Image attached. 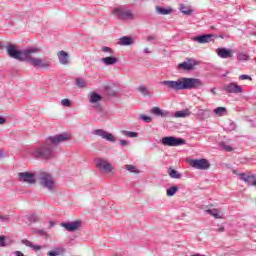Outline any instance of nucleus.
<instances>
[{"label": "nucleus", "mask_w": 256, "mask_h": 256, "mask_svg": "<svg viewBox=\"0 0 256 256\" xmlns=\"http://www.w3.org/2000/svg\"><path fill=\"white\" fill-rule=\"evenodd\" d=\"M140 119L144 121V123H151V121H153V118L143 114L140 115Z\"/></svg>", "instance_id": "obj_36"}, {"label": "nucleus", "mask_w": 256, "mask_h": 256, "mask_svg": "<svg viewBox=\"0 0 256 256\" xmlns=\"http://www.w3.org/2000/svg\"><path fill=\"white\" fill-rule=\"evenodd\" d=\"M11 217L9 215H1L0 214V221H2L3 223H7L8 221H10Z\"/></svg>", "instance_id": "obj_42"}, {"label": "nucleus", "mask_w": 256, "mask_h": 256, "mask_svg": "<svg viewBox=\"0 0 256 256\" xmlns=\"http://www.w3.org/2000/svg\"><path fill=\"white\" fill-rule=\"evenodd\" d=\"M22 243H23V245H26L27 247H33V243H31L27 239L22 240Z\"/></svg>", "instance_id": "obj_46"}, {"label": "nucleus", "mask_w": 256, "mask_h": 256, "mask_svg": "<svg viewBox=\"0 0 256 256\" xmlns=\"http://www.w3.org/2000/svg\"><path fill=\"white\" fill-rule=\"evenodd\" d=\"M69 139H71V135L68 133L50 136L44 141L42 145L34 150L33 156L37 159H55L57 157L55 147L61 143H65V141H69Z\"/></svg>", "instance_id": "obj_1"}, {"label": "nucleus", "mask_w": 256, "mask_h": 256, "mask_svg": "<svg viewBox=\"0 0 256 256\" xmlns=\"http://www.w3.org/2000/svg\"><path fill=\"white\" fill-rule=\"evenodd\" d=\"M239 178L244 181V183H247L248 185H252L256 187V177L255 175H247L245 173L238 174Z\"/></svg>", "instance_id": "obj_17"}, {"label": "nucleus", "mask_w": 256, "mask_h": 256, "mask_svg": "<svg viewBox=\"0 0 256 256\" xmlns=\"http://www.w3.org/2000/svg\"><path fill=\"white\" fill-rule=\"evenodd\" d=\"M220 147H222V149H224V151H228V152L233 151V148L225 143H221Z\"/></svg>", "instance_id": "obj_41"}, {"label": "nucleus", "mask_w": 256, "mask_h": 256, "mask_svg": "<svg viewBox=\"0 0 256 256\" xmlns=\"http://www.w3.org/2000/svg\"><path fill=\"white\" fill-rule=\"evenodd\" d=\"M5 157V154L3 153V150H0V159H3Z\"/></svg>", "instance_id": "obj_51"}, {"label": "nucleus", "mask_w": 256, "mask_h": 256, "mask_svg": "<svg viewBox=\"0 0 256 256\" xmlns=\"http://www.w3.org/2000/svg\"><path fill=\"white\" fill-rule=\"evenodd\" d=\"M168 175L171 177V179H181L182 177L181 173L173 168L168 169Z\"/></svg>", "instance_id": "obj_27"}, {"label": "nucleus", "mask_w": 256, "mask_h": 256, "mask_svg": "<svg viewBox=\"0 0 256 256\" xmlns=\"http://www.w3.org/2000/svg\"><path fill=\"white\" fill-rule=\"evenodd\" d=\"M88 101L93 105L97 113H103V107L99 104L100 101H103V96L99 95L97 92H90Z\"/></svg>", "instance_id": "obj_7"}, {"label": "nucleus", "mask_w": 256, "mask_h": 256, "mask_svg": "<svg viewBox=\"0 0 256 256\" xmlns=\"http://www.w3.org/2000/svg\"><path fill=\"white\" fill-rule=\"evenodd\" d=\"M213 39H215V35L213 34H205L194 37V41L200 44L211 43Z\"/></svg>", "instance_id": "obj_16"}, {"label": "nucleus", "mask_w": 256, "mask_h": 256, "mask_svg": "<svg viewBox=\"0 0 256 256\" xmlns=\"http://www.w3.org/2000/svg\"><path fill=\"white\" fill-rule=\"evenodd\" d=\"M223 90L226 93H234L235 95L243 93V87L239 86L235 82L224 85Z\"/></svg>", "instance_id": "obj_12"}, {"label": "nucleus", "mask_w": 256, "mask_h": 256, "mask_svg": "<svg viewBox=\"0 0 256 256\" xmlns=\"http://www.w3.org/2000/svg\"><path fill=\"white\" fill-rule=\"evenodd\" d=\"M34 233H37L41 237H47V232L45 230L36 229V230H34Z\"/></svg>", "instance_id": "obj_43"}, {"label": "nucleus", "mask_w": 256, "mask_h": 256, "mask_svg": "<svg viewBox=\"0 0 256 256\" xmlns=\"http://www.w3.org/2000/svg\"><path fill=\"white\" fill-rule=\"evenodd\" d=\"M174 117H176V119H185L186 117H191V111L189 109L177 111L175 112Z\"/></svg>", "instance_id": "obj_24"}, {"label": "nucleus", "mask_w": 256, "mask_h": 256, "mask_svg": "<svg viewBox=\"0 0 256 256\" xmlns=\"http://www.w3.org/2000/svg\"><path fill=\"white\" fill-rule=\"evenodd\" d=\"M18 181L20 183H27L28 185H33V173L31 172H19Z\"/></svg>", "instance_id": "obj_13"}, {"label": "nucleus", "mask_w": 256, "mask_h": 256, "mask_svg": "<svg viewBox=\"0 0 256 256\" xmlns=\"http://www.w3.org/2000/svg\"><path fill=\"white\" fill-rule=\"evenodd\" d=\"M51 65V59L33 58V67L37 69H50Z\"/></svg>", "instance_id": "obj_10"}, {"label": "nucleus", "mask_w": 256, "mask_h": 256, "mask_svg": "<svg viewBox=\"0 0 256 256\" xmlns=\"http://www.w3.org/2000/svg\"><path fill=\"white\" fill-rule=\"evenodd\" d=\"M118 45H121L122 47H127L129 45H133V38L129 36L121 37L118 41Z\"/></svg>", "instance_id": "obj_23"}, {"label": "nucleus", "mask_w": 256, "mask_h": 256, "mask_svg": "<svg viewBox=\"0 0 256 256\" xmlns=\"http://www.w3.org/2000/svg\"><path fill=\"white\" fill-rule=\"evenodd\" d=\"M206 213H208L209 215L214 217V219H222L223 218V215H221V212H219V210H217V209H208V210H206Z\"/></svg>", "instance_id": "obj_26"}, {"label": "nucleus", "mask_w": 256, "mask_h": 256, "mask_svg": "<svg viewBox=\"0 0 256 256\" xmlns=\"http://www.w3.org/2000/svg\"><path fill=\"white\" fill-rule=\"evenodd\" d=\"M144 53H151V51H149V48H144Z\"/></svg>", "instance_id": "obj_53"}, {"label": "nucleus", "mask_w": 256, "mask_h": 256, "mask_svg": "<svg viewBox=\"0 0 256 256\" xmlns=\"http://www.w3.org/2000/svg\"><path fill=\"white\" fill-rule=\"evenodd\" d=\"M76 85L79 89H85V87H87V82L83 78H77Z\"/></svg>", "instance_id": "obj_34"}, {"label": "nucleus", "mask_w": 256, "mask_h": 256, "mask_svg": "<svg viewBox=\"0 0 256 256\" xmlns=\"http://www.w3.org/2000/svg\"><path fill=\"white\" fill-rule=\"evenodd\" d=\"M154 39H155V36H148L147 37V41H154Z\"/></svg>", "instance_id": "obj_50"}, {"label": "nucleus", "mask_w": 256, "mask_h": 256, "mask_svg": "<svg viewBox=\"0 0 256 256\" xmlns=\"http://www.w3.org/2000/svg\"><path fill=\"white\" fill-rule=\"evenodd\" d=\"M240 81H253V78L247 74H242L239 76Z\"/></svg>", "instance_id": "obj_38"}, {"label": "nucleus", "mask_w": 256, "mask_h": 256, "mask_svg": "<svg viewBox=\"0 0 256 256\" xmlns=\"http://www.w3.org/2000/svg\"><path fill=\"white\" fill-rule=\"evenodd\" d=\"M102 63H104V65H115V63H117V58L113 57V56H109V57H105L101 59Z\"/></svg>", "instance_id": "obj_25"}, {"label": "nucleus", "mask_w": 256, "mask_h": 256, "mask_svg": "<svg viewBox=\"0 0 256 256\" xmlns=\"http://www.w3.org/2000/svg\"><path fill=\"white\" fill-rule=\"evenodd\" d=\"M210 92L212 93V95H217V92H215V88H212Z\"/></svg>", "instance_id": "obj_52"}, {"label": "nucleus", "mask_w": 256, "mask_h": 256, "mask_svg": "<svg viewBox=\"0 0 256 256\" xmlns=\"http://www.w3.org/2000/svg\"><path fill=\"white\" fill-rule=\"evenodd\" d=\"M0 49H3V43L0 42Z\"/></svg>", "instance_id": "obj_55"}, {"label": "nucleus", "mask_w": 256, "mask_h": 256, "mask_svg": "<svg viewBox=\"0 0 256 256\" xmlns=\"http://www.w3.org/2000/svg\"><path fill=\"white\" fill-rule=\"evenodd\" d=\"M5 123H7V120L3 116H0V125H5Z\"/></svg>", "instance_id": "obj_47"}, {"label": "nucleus", "mask_w": 256, "mask_h": 256, "mask_svg": "<svg viewBox=\"0 0 256 256\" xmlns=\"http://www.w3.org/2000/svg\"><path fill=\"white\" fill-rule=\"evenodd\" d=\"M33 53H41V48H39V47H34V48H33Z\"/></svg>", "instance_id": "obj_49"}, {"label": "nucleus", "mask_w": 256, "mask_h": 256, "mask_svg": "<svg viewBox=\"0 0 256 256\" xmlns=\"http://www.w3.org/2000/svg\"><path fill=\"white\" fill-rule=\"evenodd\" d=\"M179 11L181 13H183V15H187L188 17L193 15V13H194L193 8H191V6L186 5L184 3L179 5Z\"/></svg>", "instance_id": "obj_22"}, {"label": "nucleus", "mask_w": 256, "mask_h": 256, "mask_svg": "<svg viewBox=\"0 0 256 256\" xmlns=\"http://www.w3.org/2000/svg\"><path fill=\"white\" fill-rule=\"evenodd\" d=\"M33 177H34V178L37 177V174H36L35 172L33 173Z\"/></svg>", "instance_id": "obj_56"}, {"label": "nucleus", "mask_w": 256, "mask_h": 256, "mask_svg": "<svg viewBox=\"0 0 256 256\" xmlns=\"http://www.w3.org/2000/svg\"><path fill=\"white\" fill-rule=\"evenodd\" d=\"M119 143H120L121 147H127V146H129V140H123V139H121V140H119Z\"/></svg>", "instance_id": "obj_45"}, {"label": "nucleus", "mask_w": 256, "mask_h": 256, "mask_svg": "<svg viewBox=\"0 0 256 256\" xmlns=\"http://www.w3.org/2000/svg\"><path fill=\"white\" fill-rule=\"evenodd\" d=\"M161 85L168 88L169 91H184L185 89H198L203 87V82L197 78L182 77L178 80H164Z\"/></svg>", "instance_id": "obj_2"}, {"label": "nucleus", "mask_w": 256, "mask_h": 256, "mask_svg": "<svg viewBox=\"0 0 256 256\" xmlns=\"http://www.w3.org/2000/svg\"><path fill=\"white\" fill-rule=\"evenodd\" d=\"M124 169H126V171H129V173H134L135 175H138V173H141V171H139L135 165H125Z\"/></svg>", "instance_id": "obj_30"}, {"label": "nucleus", "mask_w": 256, "mask_h": 256, "mask_svg": "<svg viewBox=\"0 0 256 256\" xmlns=\"http://www.w3.org/2000/svg\"><path fill=\"white\" fill-rule=\"evenodd\" d=\"M6 239L5 236H0V247H7V242H5Z\"/></svg>", "instance_id": "obj_44"}, {"label": "nucleus", "mask_w": 256, "mask_h": 256, "mask_svg": "<svg viewBox=\"0 0 256 256\" xmlns=\"http://www.w3.org/2000/svg\"><path fill=\"white\" fill-rule=\"evenodd\" d=\"M64 253H65V249L58 247L52 251H49L48 256H59V255H63Z\"/></svg>", "instance_id": "obj_28"}, {"label": "nucleus", "mask_w": 256, "mask_h": 256, "mask_svg": "<svg viewBox=\"0 0 256 256\" xmlns=\"http://www.w3.org/2000/svg\"><path fill=\"white\" fill-rule=\"evenodd\" d=\"M197 65V60L189 59L186 62H182L178 65L180 69H184V71H191L195 68Z\"/></svg>", "instance_id": "obj_18"}, {"label": "nucleus", "mask_w": 256, "mask_h": 256, "mask_svg": "<svg viewBox=\"0 0 256 256\" xmlns=\"http://www.w3.org/2000/svg\"><path fill=\"white\" fill-rule=\"evenodd\" d=\"M6 53L11 59H16V61H33V48L19 50L17 46L9 43L6 46Z\"/></svg>", "instance_id": "obj_3"}, {"label": "nucleus", "mask_w": 256, "mask_h": 256, "mask_svg": "<svg viewBox=\"0 0 256 256\" xmlns=\"http://www.w3.org/2000/svg\"><path fill=\"white\" fill-rule=\"evenodd\" d=\"M206 113H209V110H205V109L199 110V115H205Z\"/></svg>", "instance_id": "obj_48"}, {"label": "nucleus", "mask_w": 256, "mask_h": 256, "mask_svg": "<svg viewBox=\"0 0 256 256\" xmlns=\"http://www.w3.org/2000/svg\"><path fill=\"white\" fill-rule=\"evenodd\" d=\"M33 221H34V222H35V221H39V217L34 216V217H33Z\"/></svg>", "instance_id": "obj_54"}, {"label": "nucleus", "mask_w": 256, "mask_h": 256, "mask_svg": "<svg viewBox=\"0 0 256 256\" xmlns=\"http://www.w3.org/2000/svg\"><path fill=\"white\" fill-rule=\"evenodd\" d=\"M40 185L47 191H55V178L49 173H42L39 177Z\"/></svg>", "instance_id": "obj_4"}, {"label": "nucleus", "mask_w": 256, "mask_h": 256, "mask_svg": "<svg viewBox=\"0 0 256 256\" xmlns=\"http://www.w3.org/2000/svg\"><path fill=\"white\" fill-rule=\"evenodd\" d=\"M138 91L139 93H141L144 97H151V92L149 91V89H147V87L141 85L138 87Z\"/></svg>", "instance_id": "obj_29"}, {"label": "nucleus", "mask_w": 256, "mask_h": 256, "mask_svg": "<svg viewBox=\"0 0 256 256\" xmlns=\"http://www.w3.org/2000/svg\"><path fill=\"white\" fill-rule=\"evenodd\" d=\"M190 165L194 169H199L200 171H205L211 167L209 160L205 158L191 160Z\"/></svg>", "instance_id": "obj_8"}, {"label": "nucleus", "mask_w": 256, "mask_h": 256, "mask_svg": "<svg viewBox=\"0 0 256 256\" xmlns=\"http://www.w3.org/2000/svg\"><path fill=\"white\" fill-rule=\"evenodd\" d=\"M101 51H103V53H107V55H113V49H111L107 46L102 47Z\"/></svg>", "instance_id": "obj_39"}, {"label": "nucleus", "mask_w": 256, "mask_h": 256, "mask_svg": "<svg viewBox=\"0 0 256 256\" xmlns=\"http://www.w3.org/2000/svg\"><path fill=\"white\" fill-rule=\"evenodd\" d=\"M96 167L102 169L105 173H111L115 168L106 159L98 158L95 160Z\"/></svg>", "instance_id": "obj_9"}, {"label": "nucleus", "mask_w": 256, "mask_h": 256, "mask_svg": "<svg viewBox=\"0 0 256 256\" xmlns=\"http://www.w3.org/2000/svg\"><path fill=\"white\" fill-rule=\"evenodd\" d=\"M220 231H225V228H220Z\"/></svg>", "instance_id": "obj_57"}, {"label": "nucleus", "mask_w": 256, "mask_h": 256, "mask_svg": "<svg viewBox=\"0 0 256 256\" xmlns=\"http://www.w3.org/2000/svg\"><path fill=\"white\" fill-rule=\"evenodd\" d=\"M33 249L38 255H43L41 249H45V246L33 245Z\"/></svg>", "instance_id": "obj_37"}, {"label": "nucleus", "mask_w": 256, "mask_h": 256, "mask_svg": "<svg viewBox=\"0 0 256 256\" xmlns=\"http://www.w3.org/2000/svg\"><path fill=\"white\" fill-rule=\"evenodd\" d=\"M216 53L220 59H231L233 57V50L227 48H217Z\"/></svg>", "instance_id": "obj_15"}, {"label": "nucleus", "mask_w": 256, "mask_h": 256, "mask_svg": "<svg viewBox=\"0 0 256 256\" xmlns=\"http://www.w3.org/2000/svg\"><path fill=\"white\" fill-rule=\"evenodd\" d=\"M160 143L165 147H181V145H186V141L183 138H177L175 136H166L160 140Z\"/></svg>", "instance_id": "obj_6"}, {"label": "nucleus", "mask_w": 256, "mask_h": 256, "mask_svg": "<svg viewBox=\"0 0 256 256\" xmlns=\"http://www.w3.org/2000/svg\"><path fill=\"white\" fill-rule=\"evenodd\" d=\"M155 11L156 13H158V15H171V13H173L175 10L171 6H167V7L156 6Z\"/></svg>", "instance_id": "obj_20"}, {"label": "nucleus", "mask_w": 256, "mask_h": 256, "mask_svg": "<svg viewBox=\"0 0 256 256\" xmlns=\"http://www.w3.org/2000/svg\"><path fill=\"white\" fill-rule=\"evenodd\" d=\"M92 134L96 135L97 137H101L102 139H105V141H109L110 143H115V136L103 129H96L92 132Z\"/></svg>", "instance_id": "obj_11"}, {"label": "nucleus", "mask_w": 256, "mask_h": 256, "mask_svg": "<svg viewBox=\"0 0 256 256\" xmlns=\"http://www.w3.org/2000/svg\"><path fill=\"white\" fill-rule=\"evenodd\" d=\"M215 115H218V117H223L227 113V108L225 107H217L214 109Z\"/></svg>", "instance_id": "obj_32"}, {"label": "nucleus", "mask_w": 256, "mask_h": 256, "mask_svg": "<svg viewBox=\"0 0 256 256\" xmlns=\"http://www.w3.org/2000/svg\"><path fill=\"white\" fill-rule=\"evenodd\" d=\"M122 135H124V137H129L130 139H134L135 137H138L139 134L137 132L122 130Z\"/></svg>", "instance_id": "obj_33"}, {"label": "nucleus", "mask_w": 256, "mask_h": 256, "mask_svg": "<svg viewBox=\"0 0 256 256\" xmlns=\"http://www.w3.org/2000/svg\"><path fill=\"white\" fill-rule=\"evenodd\" d=\"M61 227H64L66 231H78V229H81V221L76 220L74 222H64L61 224Z\"/></svg>", "instance_id": "obj_14"}, {"label": "nucleus", "mask_w": 256, "mask_h": 256, "mask_svg": "<svg viewBox=\"0 0 256 256\" xmlns=\"http://www.w3.org/2000/svg\"><path fill=\"white\" fill-rule=\"evenodd\" d=\"M112 15L114 17H117V19H125L132 21L135 19V14H133V11L126 9L125 7H117L112 10Z\"/></svg>", "instance_id": "obj_5"}, {"label": "nucleus", "mask_w": 256, "mask_h": 256, "mask_svg": "<svg viewBox=\"0 0 256 256\" xmlns=\"http://www.w3.org/2000/svg\"><path fill=\"white\" fill-rule=\"evenodd\" d=\"M57 57L60 65H69V53L61 50L57 53Z\"/></svg>", "instance_id": "obj_19"}, {"label": "nucleus", "mask_w": 256, "mask_h": 256, "mask_svg": "<svg viewBox=\"0 0 256 256\" xmlns=\"http://www.w3.org/2000/svg\"><path fill=\"white\" fill-rule=\"evenodd\" d=\"M179 191V186H172L166 190L167 197H173Z\"/></svg>", "instance_id": "obj_31"}, {"label": "nucleus", "mask_w": 256, "mask_h": 256, "mask_svg": "<svg viewBox=\"0 0 256 256\" xmlns=\"http://www.w3.org/2000/svg\"><path fill=\"white\" fill-rule=\"evenodd\" d=\"M152 115H156V117H169L170 113L167 110H161L159 107H153L151 109Z\"/></svg>", "instance_id": "obj_21"}, {"label": "nucleus", "mask_w": 256, "mask_h": 256, "mask_svg": "<svg viewBox=\"0 0 256 256\" xmlns=\"http://www.w3.org/2000/svg\"><path fill=\"white\" fill-rule=\"evenodd\" d=\"M61 105H63V107H71V100L65 98L61 100Z\"/></svg>", "instance_id": "obj_40"}, {"label": "nucleus", "mask_w": 256, "mask_h": 256, "mask_svg": "<svg viewBox=\"0 0 256 256\" xmlns=\"http://www.w3.org/2000/svg\"><path fill=\"white\" fill-rule=\"evenodd\" d=\"M237 59H238V61H249V55H247L245 53H239L237 55Z\"/></svg>", "instance_id": "obj_35"}]
</instances>
